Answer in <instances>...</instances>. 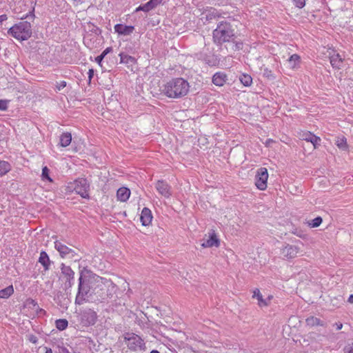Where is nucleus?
Wrapping results in <instances>:
<instances>
[{
  "label": "nucleus",
  "instance_id": "4",
  "mask_svg": "<svg viewBox=\"0 0 353 353\" xmlns=\"http://www.w3.org/2000/svg\"><path fill=\"white\" fill-rule=\"evenodd\" d=\"M212 39L214 43L218 46L231 42L235 39V30L230 23L226 21H220L213 30Z\"/></svg>",
  "mask_w": 353,
  "mask_h": 353
},
{
  "label": "nucleus",
  "instance_id": "26",
  "mask_svg": "<svg viewBox=\"0 0 353 353\" xmlns=\"http://www.w3.org/2000/svg\"><path fill=\"white\" fill-rule=\"evenodd\" d=\"M306 323L310 326L321 325L324 326L325 323L319 319L314 316H310L306 319Z\"/></svg>",
  "mask_w": 353,
  "mask_h": 353
},
{
  "label": "nucleus",
  "instance_id": "12",
  "mask_svg": "<svg viewBox=\"0 0 353 353\" xmlns=\"http://www.w3.org/2000/svg\"><path fill=\"white\" fill-rule=\"evenodd\" d=\"M155 188L157 192L165 198H169L172 195L171 187L167 182L163 180L157 181Z\"/></svg>",
  "mask_w": 353,
  "mask_h": 353
},
{
  "label": "nucleus",
  "instance_id": "23",
  "mask_svg": "<svg viewBox=\"0 0 353 353\" xmlns=\"http://www.w3.org/2000/svg\"><path fill=\"white\" fill-rule=\"evenodd\" d=\"M301 57L297 54H294L290 57L288 59V63L290 68H297L301 62Z\"/></svg>",
  "mask_w": 353,
  "mask_h": 353
},
{
  "label": "nucleus",
  "instance_id": "20",
  "mask_svg": "<svg viewBox=\"0 0 353 353\" xmlns=\"http://www.w3.org/2000/svg\"><path fill=\"white\" fill-rule=\"evenodd\" d=\"M330 63L333 68L340 69L343 64V59L339 54H334L330 57Z\"/></svg>",
  "mask_w": 353,
  "mask_h": 353
},
{
  "label": "nucleus",
  "instance_id": "2",
  "mask_svg": "<svg viewBox=\"0 0 353 353\" xmlns=\"http://www.w3.org/2000/svg\"><path fill=\"white\" fill-rule=\"evenodd\" d=\"M96 276L97 274L87 270H83L80 272L75 304L81 305L87 301H91L90 294L92 286H94V277Z\"/></svg>",
  "mask_w": 353,
  "mask_h": 353
},
{
  "label": "nucleus",
  "instance_id": "41",
  "mask_svg": "<svg viewBox=\"0 0 353 353\" xmlns=\"http://www.w3.org/2000/svg\"><path fill=\"white\" fill-rule=\"evenodd\" d=\"M28 340L34 344H36L38 341L37 337L33 334L28 336Z\"/></svg>",
  "mask_w": 353,
  "mask_h": 353
},
{
  "label": "nucleus",
  "instance_id": "42",
  "mask_svg": "<svg viewBox=\"0 0 353 353\" xmlns=\"http://www.w3.org/2000/svg\"><path fill=\"white\" fill-rule=\"evenodd\" d=\"M66 86V82L64 81H61L58 85H57V88L58 90H61L63 88H64Z\"/></svg>",
  "mask_w": 353,
  "mask_h": 353
},
{
  "label": "nucleus",
  "instance_id": "49",
  "mask_svg": "<svg viewBox=\"0 0 353 353\" xmlns=\"http://www.w3.org/2000/svg\"><path fill=\"white\" fill-rule=\"evenodd\" d=\"M7 19H8V17L6 14L0 15V22H3L4 21H6Z\"/></svg>",
  "mask_w": 353,
  "mask_h": 353
},
{
  "label": "nucleus",
  "instance_id": "1",
  "mask_svg": "<svg viewBox=\"0 0 353 353\" xmlns=\"http://www.w3.org/2000/svg\"><path fill=\"white\" fill-rule=\"evenodd\" d=\"M94 286L91 291V301L103 303L113 297L117 291V285L110 279L99 276L94 277Z\"/></svg>",
  "mask_w": 353,
  "mask_h": 353
},
{
  "label": "nucleus",
  "instance_id": "52",
  "mask_svg": "<svg viewBox=\"0 0 353 353\" xmlns=\"http://www.w3.org/2000/svg\"><path fill=\"white\" fill-rule=\"evenodd\" d=\"M150 353H160V352L157 350H153L150 352Z\"/></svg>",
  "mask_w": 353,
  "mask_h": 353
},
{
  "label": "nucleus",
  "instance_id": "38",
  "mask_svg": "<svg viewBox=\"0 0 353 353\" xmlns=\"http://www.w3.org/2000/svg\"><path fill=\"white\" fill-rule=\"evenodd\" d=\"M39 353H52V351L50 347H40L39 348Z\"/></svg>",
  "mask_w": 353,
  "mask_h": 353
},
{
  "label": "nucleus",
  "instance_id": "16",
  "mask_svg": "<svg viewBox=\"0 0 353 353\" xmlns=\"http://www.w3.org/2000/svg\"><path fill=\"white\" fill-rule=\"evenodd\" d=\"M227 80V75L221 72L215 73L212 77V83L217 86L223 85Z\"/></svg>",
  "mask_w": 353,
  "mask_h": 353
},
{
  "label": "nucleus",
  "instance_id": "7",
  "mask_svg": "<svg viewBox=\"0 0 353 353\" xmlns=\"http://www.w3.org/2000/svg\"><path fill=\"white\" fill-rule=\"evenodd\" d=\"M68 188H72L75 192L79 194L82 198H89L88 191L90 190V184L86 179L79 178L76 179L71 184V186H68Z\"/></svg>",
  "mask_w": 353,
  "mask_h": 353
},
{
  "label": "nucleus",
  "instance_id": "25",
  "mask_svg": "<svg viewBox=\"0 0 353 353\" xmlns=\"http://www.w3.org/2000/svg\"><path fill=\"white\" fill-rule=\"evenodd\" d=\"M121 63L132 65L136 62V59L128 54L121 53L119 54Z\"/></svg>",
  "mask_w": 353,
  "mask_h": 353
},
{
  "label": "nucleus",
  "instance_id": "36",
  "mask_svg": "<svg viewBox=\"0 0 353 353\" xmlns=\"http://www.w3.org/2000/svg\"><path fill=\"white\" fill-rule=\"evenodd\" d=\"M343 351V353H353V343L345 345Z\"/></svg>",
  "mask_w": 353,
  "mask_h": 353
},
{
  "label": "nucleus",
  "instance_id": "18",
  "mask_svg": "<svg viewBox=\"0 0 353 353\" xmlns=\"http://www.w3.org/2000/svg\"><path fill=\"white\" fill-rule=\"evenodd\" d=\"M130 195V190L125 187L119 188L117 192V199L121 202L126 201Z\"/></svg>",
  "mask_w": 353,
  "mask_h": 353
},
{
  "label": "nucleus",
  "instance_id": "45",
  "mask_svg": "<svg viewBox=\"0 0 353 353\" xmlns=\"http://www.w3.org/2000/svg\"><path fill=\"white\" fill-rule=\"evenodd\" d=\"M93 76H94V70L93 69H90L89 71H88L89 81H91V79L93 77Z\"/></svg>",
  "mask_w": 353,
  "mask_h": 353
},
{
  "label": "nucleus",
  "instance_id": "51",
  "mask_svg": "<svg viewBox=\"0 0 353 353\" xmlns=\"http://www.w3.org/2000/svg\"><path fill=\"white\" fill-rule=\"evenodd\" d=\"M142 10L143 11V8L141 7V6H139L137 9H136V12H138V11H141Z\"/></svg>",
  "mask_w": 353,
  "mask_h": 353
},
{
  "label": "nucleus",
  "instance_id": "46",
  "mask_svg": "<svg viewBox=\"0 0 353 353\" xmlns=\"http://www.w3.org/2000/svg\"><path fill=\"white\" fill-rule=\"evenodd\" d=\"M333 325L336 327L337 330H339L343 327V324L340 322L336 323Z\"/></svg>",
  "mask_w": 353,
  "mask_h": 353
},
{
  "label": "nucleus",
  "instance_id": "21",
  "mask_svg": "<svg viewBox=\"0 0 353 353\" xmlns=\"http://www.w3.org/2000/svg\"><path fill=\"white\" fill-rule=\"evenodd\" d=\"M72 141V134L70 132H64L60 136L59 145L61 147H67Z\"/></svg>",
  "mask_w": 353,
  "mask_h": 353
},
{
  "label": "nucleus",
  "instance_id": "17",
  "mask_svg": "<svg viewBox=\"0 0 353 353\" xmlns=\"http://www.w3.org/2000/svg\"><path fill=\"white\" fill-rule=\"evenodd\" d=\"M38 261L42 265L45 271L50 270V266L52 262L50 260L48 254L45 251L41 252Z\"/></svg>",
  "mask_w": 353,
  "mask_h": 353
},
{
  "label": "nucleus",
  "instance_id": "50",
  "mask_svg": "<svg viewBox=\"0 0 353 353\" xmlns=\"http://www.w3.org/2000/svg\"><path fill=\"white\" fill-rule=\"evenodd\" d=\"M348 302L350 303H353V294H351L348 298Z\"/></svg>",
  "mask_w": 353,
  "mask_h": 353
},
{
  "label": "nucleus",
  "instance_id": "11",
  "mask_svg": "<svg viewBox=\"0 0 353 353\" xmlns=\"http://www.w3.org/2000/svg\"><path fill=\"white\" fill-rule=\"evenodd\" d=\"M219 239L217 238V236L213 230H211L208 232V236H207V234L205 235V237L203 239V243H201V246L203 248H212L213 246L219 247Z\"/></svg>",
  "mask_w": 353,
  "mask_h": 353
},
{
  "label": "nucleus",
  "instance_id": "6",
  "mask_svg": "<svg viewBox=\"0 0 353 353\" xmlns=\"http://www.w3.org/2000/svg\"><path fill=\"white\" fill-rule=\"evenodd\" d=\"M124 341L129 350L134 352H142L145 350L144 341L134 333H125L123 335Z\"/></svg>",
  "mask_w": 353,
  "mask_h": 353
},
{
  "label": "nucleus",
  "instance_id": "34",
  "mask_svg": "<svg viewBox=\"0 0 353 353\" xmlns=\"http://www.w3.org/2000/svg\"><path fill=\"white\" fill-rule=\"evenodd\" d=\"M321 141V140L320 137L314 135V137L312 138V139L310 140V143H312L314 148H317L319 147V145H320Z\"/></svg>",
  "mask_w": 353,
  "mask_h": 353
},
{
  "label": "nucleus",
  "instance_id": "32",
  "mask_svg": "<svg viewBox=\"0 0 353 353\" xmlns=\"http://www.w3.org/2000/svg\"><path fill=\"white\" fill-rule=\"evenodd\" d=\"M300 136L303 140H305L307 142H310V140L312 139L314 134L310 132H303L302 134H300Z\"/></svg>",
  "mask_w": 353,
  "mask_h": 353
},
{
  "label": "nucleus",
  "instance_id": "48",
  "mask_svg": "<svg viewBox=\"0 0 353 353\" xmlns=\"http://www.w3.org/2000/svg\"><path fill=\"white\" fill-rule=\"evenodd\" d=\"M274 141L272 139H268V140L265 141V145H266L267 147H270V146L271 145V144H272V143H274Z\"/></svg>",
  "mask_w": 353,
  "mask_h": 353
},
{
  "label": "nucleus",
  "instance_id": "22",
  "mask_svg": "<svg viewBox=\"0 0 353 353\" xmlns=\"http://www.w3.org/2000/svg\"><path fill=\"white\" fill-rule=\"evenodd\" d=\"M253 299H256L258 301V305L260 307L267 306L268 305V301L267 300L263 299V296L261 293L260 292V290L259 289H255L253 292L252 295Z\"/></svg>",
  "mask_w": 353,
  "mask_h": 353
},
{
  "label": "nucleus",
  "instance_id": "9",
  "mask_svg": "<svg viewBox=\"0 0 353 353\" xmlns=\"http://www.w3.org/2000/svg\"><path fill=\"white\" fill-rule=\"evenodd\" d=\"M54 248L59 252L62 258L74 259V261L79 259L75 257L77 254L74 250L68 248L59 241H54Z\"/></svg>",
  "mask_w": 353,
  "mask_h": 353
},
{
  "label": "nucleus",
  "instance_id": "24",
  "mask_svg": "<svg viewBox=\"0 0 353 353\" xmlns=\"http://www.w3.org/2000/svg\"><path fill=\"white\" fill-rule=\"evenodd\" d=\"M14 293L12 285H9L6 288L0 290V299H8Z\"/></svg>",
  "mask_w": 353,
  "mask_h": 353
},
{
  "label": "nucleus",
  "instance_id": "37",
  "mask_svg": "<svg viewBox=\"0 0 353 353\" xmlns=\"http://www.w3.org/2000/svg\"><path fill=\"white\" fill-rule=\"evenodd\" d=\"M293 1L295 6L299 8H302L305 4V0H293Z\"/></svg>",
  "mask_w": 353,
  "mask_h": 353
},
{
  "label": "nucleus",
  "instance_id": "10",
  "mask_svg": "<svg viewBox=\"0 0 353 353\" xmlns=\"http://www.w3.org/2000/svg\"><path fill=\"white\" fill-rule=\"evenodd\" d=\"M268 179V170L265 168H261L258 170L256 175L255 185L261 190H264L267 188V181Z\"/></svg>",
  "mask_w": 353,
  "mask_h": 353
},
{
  "label": "nucleus",
  "instance_id": "3",
  "mask_svg": "<svg viewBox=\"0 0 353 353\" xmlns=\"http://www.w3.org/2000/svg\"><path fill=\"white\" fill-rule=\"evenodd\" d=\"M189 83L183 78H174L168 81L161 88V94L168 98L180 99L189 92Z\"/></svg>",
  "mask_w": 353,
  "mask_h": 353
},
{
  "label": "nucleus",
  "instance_id": "30",
  "mask_svg": "<svg viewBox=\"0 0 353 353\" xmlns=\"http://www.w3.org/2000/svg\"><path fill=\"white\" fill-rule=\"evenodd\" d=\"M336 145L343 150L347 149L346 139L345 137L338 138L336 142Z\"/></svg>",
  "mask_w": 353,
  "mask_h": 353
},
{
  "label": "nucleus",
  "instance_id": "8",
  "mask_svg": "<svg viewBox=\"0 0 353 353\" xmlns=\"http://www.w3.org/2000/svg\"><path fill=\"white\" fill-rule=\"evenodd\" d=\"M97 319V313L91 309L81 310L78 315V321L84 327L94 325Z\"/></svg>",
  "mask_w": 353,
  "mask_h": 353
},
{
  "label": "nucleus",
  "instance_id": "14",
  "mask_svg": "<svg viewBox=\"0 0 353 353\" xmlns=\"http://www.w3.org/2000/svg\"><path fill=\"white\" fill-rule=\"evenodd\" d=\"M114 30L119 34L128 36L133 32L134 30V27L133 26H125L121 23H118L114 26Z\"/></svg>",
  "mask_w": 353,
  "mask_h": 353
},
{
  "label": "nucleus",
  "instance_id": "27",
  "mask_svg": "<svg viewBox=\"0 0 353 353\" xmlns=\"http://www.w3.org/2000/svg\"><path fill=\"white\" fill-rule=\"evenodd\" d=\"M10 170V165L7 161H0V176L6 174Z\"/></svg>",
  "mask_w": 353,
  "mask_h": 353
},
{
  "label": "nucleus",
  "instance_id": "39",
  "mask_svg": "<svg viewBox=\"0 0 353 353\" xmlns=\"http://www.w3.org/2000/svg\"><path fill=\"white\" fill-rule=\"evenodd\" d=\"M162 0H150L148 3L150 4L151 7L154 9L158 5L161 3Z\"/></svg>",
  "mask_w": 353,
  "mask_h": 353
},
{
  "label": "nucleus",
  "instance_id": "43",
  "mask_svg": "<svg viewBox=\"0 0 353 353\" xmlns=\"http://www.w3.org/2000/svg\"><path fill=\"white\" fill-rule=\"evenodd\" d=\"M103 58L104 55L100 54L99 56L95 58V61L100 65Z\"/></svg>",
  "mask_w": 353,
  "mask_h": 353
},
{
  "label": "nucleus",
  "instance_id": "5",
  "mask_svg": "<svg viewBox=\"0 0 353 353\" xmlns=\"http://www.w3.org/2000/svg\"><path fill=\"white\" fill-rule=\"evenodd\" d=\"M8 33L17 40H27L32 33L31 23L27 21H21L12 26Z\"/></svg>",
  "mask_w": 353,
  "mask_h": 353
},
{
  "label": "nucleus",
  "instance_id": "31",
  "mask_svg": "<svg viewBox=\"0 0 353 353\" xmlns=\"http://www.w3.org/2000/svg\"><path fill=\"white\" fill-rule=\"evenodd\" d=\"M41 177L43 180H47L50 182L52 181V179L50 176V170L47 166H44L42 169Z\"/></svg>",
  "mask_w": 353,
  "mask_h": 353
},
{
  "label": "nucleus",
  "instance_id": "29",
  "mask_svg": "<svg viewBox=\"0 0 353 353\" xmlns=\"http://www.w3.org/2000/svg\"><path fill=\"white\" fill-rule=\"evenodd\" d=\"M56 327L59 330H64L67 328L68 322L66 319H60L55 321Z\"/></svg>",
  "mask_w": 353,
  "mask_h": 353
},
{
  "label": "nucleus",
  "instance_id": "35",
  "mask_svg": "<svg viewBox=\"0 0 353 353\" xmlns=\"http://www.w3.org/2000/svg\"><path fill=\"white\" fill-rule=\"evenodd\" d=\"M9 101L8 100H0V110L4 111L6 110L8 108V103Z\"/></svg>",
  "mask_w": 353,
  "mask_h": 353
},
{
  "label": "nucleus",
  "instance_id": "44",
  "mask_svg": "<svg viewBox=\"0 0 353 353\" xmlns=\"http://www.w3.org/2000/svg\"><path fill=\"white\" fill-rule=\"evenodd\" d=\"M74 284V280H66L65 281V285L68 288H71Z\"/></svg>",
  "mask_w": 353,
  "mask_h": 353
},
{
  "label": "nucleus",
  "instance_id": "13",
  "mask_svg": "<svg viewBox=\"0 0 353 353\" xmlns=\"http://www.w3.org/2000/svg\"><path fill=\"white\" fill-rule=\"evenodd\" d=\"M299 250L297 246L288 244L281 250V254L286 259H292L296 256Z\"/></svg>",
  "mask_w": 353,
  "mask_h": 353
},
{
  "label": "nucleus",
  "instance_id": "33",
  "mask_svg": "<svg viewBox=\"0 0 353 353\" xmlns=\"http://www.w3.org/2000/svg\"><path fill=\"white\" fill-rule=\"evenodd\" d=\"M322 218L321 216H317L315 219H312L311 223H310V225L312 228L319 227L322 223Z\"/></svg>",
  "mask_w": 353,
  "mask_h": 353
},
{
  "label": "nucleus",
  "instance_id": "28",
  "mask_svg": "<svg viewBox=\"0 0 353 353\" xmlns=\"http://www.w3.org/2000/svg\"><path fill=\"white\" fill-rule=\"evenodd\" d=\"M239 80L245 86H250L252 84V79L250 75L243 74L240 76Z\"/></svg>",
  "mask_w": 353,
  "mask_h": 353
},
{
  "label": "nucleus",
  "instance_id": "15",
  "mask_svg": "<svg viewBox=\"0 0 353 353\" xmlns=\"http://www.w3.org/2000/svg\"><path fill=\"white\" fill-rule=\"evenodd\" d=\"M140 219L143 225H149L152 220V214L151 210L148 208H143L141 214Z\"/></svg>",
  "mask_w": 353,
  "mask_h": 353
},
{
  "label": "nucleus",
  "instance_id": "40",
  "mask_svg": "<svg viewBox=\"0 0 353 353\" xmlns=\"http://www.w3.org/2000/svg\"><path fill=\"white\" fill-rule=\"evenodd\" d=\"M141 6L143 8V11H144L145 12H149L150 10L153 9L148 2H147L146 3H145L143 5H141Z\"/></svg>",
  "mask_w": 353,
  "mask_h": 353
},
{
  "label": "nucleus",
  "instance_id": "47",
  "mask_svg": "<svg viewBox=\"0 0 353 353\" xmlns=\"http://www.w3.org/2000/svg\"><path fill=\"white\" fill-rule=\"evenodd\" d=\"M111 51H112L111 48H107L105 50H103V52L101 54L104 55V57H105V55Z\"/></svg>",
  "mask_w": 353,
  "mask_h": 353
},
{
  "label": "nucleus",
  "instance_id": "19",
  "mask_svg": "<svg viewBox=\"0 0 353 353\" xmlns=\"http://www.w3.org/2000/svg\"><path fill=\"white\" fill-rule=\"evenodd\" d=\"M61 271L66 280H74V272L70 266H67L64 263H61Z\"/></svg>",
  "mask_w": 353,
  "mask_h": 353
}]
</instances>
